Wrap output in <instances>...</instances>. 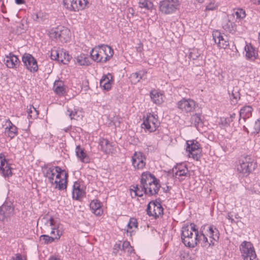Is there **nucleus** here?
<instances>
[{"label":"nucleus","instance_id":"ddd939ff","mask_svg":"<svg viewBox=\"0 0 260 260\" xmlns=\"http://www.w3.org/2000/svg\"><path fill=\"white\" fill-rule=\"evenodd\" d=\"M146 158L141 152H135L132 157V166L136 170H142L146 166Z\"/></svg>","mask_w":260,"mask_h":260},{"label":"nucleus","instance_id":"774afa93","mask_svg":"<svg viewBox=\"0 0 260 260\" xmlns=\"http://www.w3.org/2000/svg\"><path fill=\"white\" fill-rule=\"evenodd\" d=\"M51 236H54V235H56V232H54V233H52V231H51Z\"/></svg>","mask_w":260,"mask_h":260},{"label":"nucleus","instance_id":"a211bd4d","mask_svg":"<svg viewBox=\"0 0 260 260\" xmlns=\"http://www.w3.org/2000/svg\"><path fill=\"white\" fill-rule=\"evenodd\" d=\"M0 172L5 177L12 175L11 168L3 153L0 154Z\"/></svg>","mask_w":260,"mask_h":260},{"label":"nucleus","instance_id":"2eb2a0df","mask_svg":"<svg viewBox=\"0 0 260 260\" xmlns=\"http://www.w3.org/2000/svg\"><path fill=\"white\" fill-rule=\"evenodd\" d=\"M147 212L149 216L159 217L163 214V208L159 202L151 201L148 205Z\"/></svg>","mask_w":260,"mask_h":260},{"label":"nucleus","instance_id":"1a4fd4ad","mask_svg":"<svg viewBox=\"0 0 260 260\" xmlns=\"http://www.w3.org/2000/svg\"><path fill=\"white\" fill-rule=\"evenodd\" d=\"M186 151L188 155L196 160L201 157V148L199 143L196 140L187 141L186 142Z\"/></svg>","mask_w":260,"mask_h":260},{"label":"nucleus","instance_id":"8fccbe9b","mask_svg":"<svg viewBox=\"0 0 260 260\" xmlns=\"http://www.w3.org/2000/svg\"><path fill=\"white\" fill-rule=\"evenodd\" d=\"M131 246L130 243L129 242L125 241H124L121 248V250L123 251L124 252H126V250H127L128 247Z\"/></svg>","mask_w":260,"mask_h":260},{"label":"nucleus","instance_id":"338daca9","mask_svg":"<svg viewBox=\"0 0 260 260\" xmlns=\"http://www.w3.org/2000/svg\"><path fill=\"white\" fill-rule=\"evenodd\" d=\"M190 226H191L190 228H195V224L194 223H191L190 224Z\"/></svg>","mask_w":260,"mask_h":260},{"label":"nucleus","instance_id":"49530a36","mask_svg":"<svg viewBox=\"0 0 260 260\" xmlns=\"http://www.w3.org/2000/svg\"><path fill=\"white\" fill-rule=\"evenodd\" d=\"M217 7V4L214 1L210 2L206 7L205 11H213L215 10Z\"/></svg>","mask_w":260,"mask_h":260},{"label":"nucleus","instance_id":"de8ad7c7","mask_svg":"<svg viewBox=\"0 0 260 260\" xmlns=\"http://www.w3.org/2000/svg\"><path fill=\"white\" fill-rule=\"evenodd\" d=\"M191 119L194 122L195 125L199 124L201 120L200 115L199 114H195L192 116Z\"/></svg>","mask_w":260,"mask_h":260},{"label":"nucleus","instance_id":"e2e57ef3","mask_svg":"<svg viewBox=\"0 0 260 260\" xmlns=\"http://www.w3.org/2000/svg\"><path fill=\"white\" fill-rule=\"evenodd\" d=\"M16 3L17 4H23V0H15Z\"/></svg>","mask_w":260,"mask_h":260},{"label":"nucleus","instance_id":"69168bd1","mask_svg":"<svg viewBox=\"0 0 260 260\" xmlns=\"http://www.w3.org/2000/svg\"><path fill=\"white\" fill-rule=\"evenodd\" d=\"M71 127V126H69L68 127H67L66 128H65V129H64V132H69V131H70V129Z\"/></svg>","mask_w":260,"mask_h":260},{"label":"nucleus","instance_id":"c9c22d12","mask_svg":"<svg viewBox=\"0 0 260 260\" xmlns=\"http://www.w3.org/2000/svg\"><path fill=\"white\" fill-rule=\"evenodd\" d=\"M138 4L140 8L147 10L152 11L154 9L153 3L149 0H139Z\"/></svg>","mask_w":260,"mask_h":260},{"label":"nucleus","instance_id":"4468645a","mask_svg":"<svg viewBox=\"0 0 260 260\" xmlns=\"http://www.w3.org/2000/svg\"><path fill=\"white\" fill-rule=\"evenodd\" d=\"M22 62L26 68L30 72H36L38 70L37 60L29 53H25L22 58Z\"/></svg>","mask_w":260,"mask_h":260},{"label":"nucleus","instance_id":"412c9836","mask_svg":"<svg viewBox=\"0 0 260 260\" xmlns=\"http://www.w3.org/2000/svg\"><path fill=\"white\" fill-rule=\"evenodd\" d=\"M212 36L215 43L218 45V47L222 48H225L229 45V42L218 30L213 31Z\"/></svg>","mask_w":260,"mask_h":260},{"label":"nucleus","instance_id":"680f3d73","mask_svg":"<svg viewBox=\"0 0 260 260\" xmlns=\"http://www.w3.org/2000/svg\"><path fill=\"white\" fill-rule=\"evenodd\" d=\"M139 72H141L142 78L147 74V72L146 71H139Z\"/></svg>","mask_w":260,"mask_h":260},{"label":"nucleus","instance_id":"09e8293b","mask_svg":"<svg viewBox=\"0 0 260 260\" xmlns=\"http://www.w3.org/2000/svg\"><path fill=\"white\" fill-rule=\"evenodd\" d=\"M233 100H235L236 102L238 99H240V93L238 91L233 89L232 92V96Z\"/></svg>","mask_w":260,"mask_h":260},{"label":"nucleus","instance_id":"f704fd0d","mask_svg":"<svg viewBox=\"0 0 260 260\" xmlns=\"http://www.w3.org/2000/svg\"><path fill=\"white\" fill-rule=\"evenodd\" d=\"M99 141V145L101 147V150L106 153H110L111 152V148L112 147L111 144L110 142L107 139L104 138H101Z\"/></svg>","mask_w":260,"mask_h":260},{"label":"nucleus","instance_id":"0e129e2a","mask_svg":"<svg viewBox=\"0 0 260 260\" xmlns=\"http://www.w3.org/2000/svg\"><path fill=\"white\" fill-rule=\"evenodd\" d=\"M236 116V114L235 113H233L230 116V118H231V121H233V119Z\"/></svg>","mask_w":260,"mask_h":260},{"label":"nucleus","instance_id":"5fc2aeb1","mask_svg":"<svg viewBox=\"0 0 260 260\" xmlns=\"http://www.w3.org/2000/svg\"><path fill=\"white\" fill-rule=\"evenodd\" d=\"M121 248L120 243H116L113 247V252L116 253L119 250H121Z\"/></svg>","mask_w":260,"mask_h":260},{"label":"nucleus","instance_id":"0eeeda50","mask_svg":"<svg viewBox=\"0 0 260 260\" xmlns=\"http://www.w3.org/2000/svg\"><path fill=\"white\" fill-rule=\"evenodd\" d=\"M144 119L142 124V128L146 132L152 133L155 132L159 126V122L157 119V115L149 114L146 117H144Z\"/></svg>","mask_w":260,"mask_h":260},{"label":"nucleus","instance_id":"7c9ffc66","mask_svg":"<svg viewBox=\"0 0 260 260\" xmlns=\"http://www.w3.org/2000/svg\"><path fill=\"white\" fill-rule=\"evenodd\" d=\"M253 109L250 106H244L240 111V118L243 119L244 120L249 118L252 115Z\"/></svg>","mask_w":260,"mask_h":260},{"label":"nucleus","instance_id":"dca6fc26","mask_svg":"<svg viewBox=\"0 0 260 260\" xmlns=\"http://www.w3.org/2000/svg\"><path fill=\"white\" fill-rule=\"evenodd\" d=\"M69 54L63 50H52L51 53V58L63 64H67L70 59Z\"/></svg>","mask_w":260,"mask_h":260},{"label":"nucleus","instance_id":"a18cd8bd","mask_svg":"<svg viewBox=\"0 0 260 260\" xmlns=\"http://www.w3.org/2000/svg\"><path fill=\"white\" fill-rule=\"evenodd\" d=\"M138 222L137 220L135 218H131L127 224V228H137Z\"/></svg>","mask_w":260,"mask_h":260},{"label":"nucleus","instance_id":"393cba45","mask_svg":"<svg viewBox=\"0 0 260 260\" xmlns=\"http://www.w3.org/2000/svg\"><path fill=\"white\" fill-rule=\"evenodd\" d=\"M66 114L70 117L71 120H81L83 117V112L76 109L73 110L68 108Z\"/></svg>","mask_w":260,"mask_h":260},{"label":"nucleus","instance_id":"39448f33","mask_svg":"<svg viewBox=\"0 0 260 260\" xmlns=\"http://www.w3.org/2000/svg\"><path fill=\"white\" fill-rule=\"evenodd\" d=\"M239 249L243 260H258L254 248L251 242L243 241L239 246Z\"/></svg>","mask_w":260,"mask_h":260},{"label":"nucleus","instance_id":"c85d7f7f","mask_svg":"<svg viewBox=\"0 0 260 260\" xmlns=\"http://www.w3.org/2000/svg\"><path fill=\"white\" fill-rule=\"evenodd\" d=\"M53 89L55 93L59 95H63L66 92L64 83L60 80L54 82Z\"/></svg>","mask_w":260,"mask_h":260},{"label":"nucleus","instance_id":"864d4df0","mask_svg":"<svg viewBox=\"0 0 260 260\" xmlns=\"http://www.w3.org/2000/svg\"><path fill=\"white\" fill-rule=\"evenodd\" d=\"M132 77L135 78L137 82L139 81L140 80L142 79L141 72H139L138 73L133 74Z\"/></svg>","mask_w":260,"mask_h":260},{"label":"nucleus","instance_id":"e433bc0d","mask_svg":"<svg viewBox=\"0 0 260 260\" xmlns=\"http://www.w3.org/2000/svg\"><path fill=\"white\" fill-rule=\"evenodd\" d=\"M222 27L226 31L231 33H233L235 30L234 23L228 19H225L223 22Z\"/></svg>","mask_w":260,"mask_h":260},{"label":"nucleus","instance_id":"6e6d98bb","mask_svg":"<svg viewBox=\"0 0 260 260\" xmlns=\"http://www.w3.org/2000/svg\"><path fill=\"white\" fill-rule=\"evenodd\" d=\"M125 252H127L129 254H132V253H135L134 249L133 247H132L131 246L129 247H128V248L127 249Z\"/></svg>","mask_w":260,"mask_h":260},{"label":"nucleus","instance_id":"473e14b6","mask_svg":"<svg viewBox=\"0 0 260 260\" xmlns=\"http://www.w3.org/2000/svg\"><path fill=\"white\" fill-rule=\"evenodd\" d=\"M111 79L112 76L111 75L103 76L100 80V86L102 87L104 89L107 90H109L112 85Z\"/></svg>","mask_w":260,"mask_h":260},{"label":"nucleus","instance_id":"72a5a7b5","mask_svg":"<svg viewBox=\"0 0 260 260\" xmlns=\"http://www.w3.org/2000/svg\"><path fill=\"white\" fill-rule=\"evenodd\" d=\"M164 95L156 90H152L150 92V98L154 103L159 105L163 102Z\"/></svg>","mask_w":260,"mask_h":260},{"label":"nucleus","instance_id":"58836bf2","mask_svg":"<svg viewBox=\"0 0 260 260\" xmlns=\"http://www.w3.org/2000/svg\"><path fill=\"white\" fill-rule=\"evenodd\" d=\"M145 188L143 185L140 184V185H137L136 186H134V189H131V190L134 191L135 196L142 197L144 193H145Z\"/></svg>","mask_w":260,"mask_h":260},{"label":"nucleus","instance_id":"79ce46f5","mask_svg":"<svg viewBox=\"0 0 260 260\" xmlns=\"http://www.w3.org/2000/svg\"><path fill=\"white\" fill-rule=\"evenodd\" d=\"M234 16H236L237 18L242 19L245 17V13L242 9H237L233 13Z\"/></svg>","mask_w":260,"mask_h":260},{"label":"nucleus","instance_id":"f3484780","mask_svg":"<svg viewBox=\"0 0 260 260\" xmlns=\"http://www.w3.org/2000/svg\"><path fill=\"white\" fill-rule=\"evenodd\" d=\"M174 176L179 180L182 181L185 177L189 176V172L187 168L182 165H178L173 169Z\"/></svg>","mask_w":260,"mask_h":260},{"label":"nucleus","instance_id":"9b49d317","mask_svg":"<svg viewBox=\"0 0 260 260\" xmlns=\"http://www.w3.org/2000/svg\"><path fill=\"white\" fill-rule=\"evenodd\" d=\"M14 207L11 202H5L0 207V221H7L14 215Z\"/></svg>","mask_w":260,"mask_h":260},{"label":"nucleus","instance_id":"6e6552de","mask_svg":"<svg viewBox=\"0 0 260 260\" xmlns=\"http://www.w3.org/2000/svg\"><path fill=\"white\" fill-rule=\"evenodd\" d=\"M180 5L179 0H163L159 3L160 11L166 14L174 12Z\"/></svg>","mask_w":260,"mask_h":260},{"label":"nucleus","instance_id":"a19ab883","mask_svg":"<svg viewBox=\"0 0 260 260\" xmlns=\"http://www.w3.org/2000/svg\"><path fill=\"white\" fill-rule=\"evenodd\" d=\"M201 53L199 49L197 48H193L190 51L189 56L190 58L193 60H196L200 56Z\"/></svg>","mask_w":260,"mask_h":260},{"label":"nucleus","instance_id":"3c124183","mask_svg":"<svg viewBox=\"0 0 260 260\" xmlns=\"http://www.w3.org/2000/svg\"><path fill=\"white\" fill-rule=\"evenodd\" d=\"M159 230H161V231H162V234L161 237L164 240L169 239L170 236V233L168 234H167V233L168 232V231L167 230H162L163 229H159ZM170 232V230H169V232Z\"/></svg>","mask_w":260,"mask_h":260},{"label":"nucleus","instance_id":"bb28decb","mask_svg":"<svg viewBox=\"0 0 260 260\" xmlns=\"http://www.w3.org/2000/svg\"><path fill=\"white\" fill-rule=\"evenodd\" d=\"M6 123L8 125L5 129V133L12 139L17 134V128L9 120L6 121Z\"/></svg>","mask_w":260,"mask_h":260},{"label":"nucleus","instance_id":"6ab92c4d","mask_svg":"<svg viewBox=\"0 0 260 260\" xmlns=\"http://www.w3.org/2000/svg\"><path fill=\"white\" fill-rule=\"evenodd\" d=\"M4 62L6 66L11 69L17 68L20 62L17 56L12 53H10L8 55H5Z\"/></svg>","mask_w":260,"mask_h":260},{"label":"nucleus","instance_id":"423d86ee","mask_svg":"<svg viewBox=\"0 0 260 260\" xmlns=\"http://www.w3.org/2000/svg\"><path fill=\"white\" fill-rule=\"evenodd\" d=\"M217 229H209L210 241H209L207 237L203 233H200L199 242H201L203 247L207 249L214 245L215 242H216L219 238V234L217 233Z\"/></svg>","mask_w":260,"mask_h":260},{"label":"nucleus","instance_id":"b1692460","mask_svg":"<svg viewBox=\"0 0 260 260\" xmlns=\"http://www.w3.org/2000/svg\"><path fill=\"white\" fill-rule=\"evenodd\" d=\"M84 191L81 188L80 183L75 182L73 186L72 196L73 198L75 200H79L84 195Z\"/></svg>","mask_w":260,"mask_h":260},{"label":"nucleus","instance_id":"37998d69","mask_svg":"<svg viewBox=\"0 0 260 260\" xmlns=\"http://www.w3.org/2000/svg\"><path fill=\"white\" fill-rule=\"evenodd\" d=\"M28 110L29 111L27 112L28 116L32 118H36L37 117L38 112L37 110H36L35 108L30 106Z\"/></svg>","mask_w":260,"mask_h":260},{"label":"nucleus","instance_id":"4c0bfd02","mask_svg":"<svg viewBox=\"0 0 260 260\" xmlns=\"http://www.w3.org/2000/svg\"><path fill=\"white\" fill-rule=\"evenodd\" d=\"M40 222L44 223L45 225L46 226H51L52 225L55 226V222L54 221V219L48 216L44 217L42 219H39L37 225H38Z\"/></svg>","mask_w":260,"mask_h":260},{"label":"nucleus","instance_id":"9d476101","mask_svg":"<svg viewBox=\"0 0 260 260\" xmlns=\"http://www.w3.org/2000/svg\"><path fill=\"white\" fill-rule=\"evenodd\" d=\"M70 32L69 29L63 27L58 26L50 32V37L58 40L62 43L67 42L70 39Z\"/></svg>","mask_w":260,"mask_h":260},{"label":"nucleus","instance_id":"f03ea898","mask_svg":"<svg viewBox=\"0 0 260 260\" xmlns=\"http://www.w3.org/2000/svg\"><path fill=\"white\" fill-rule=\"evenodd\" d=\"M91 58L97 62H106L114 54L111 47L107 45H101L93 48L90 52Z\"/></svg>","mask_w":260,"mask_h":260},{"label":"nucleus","instance_id":"052dcab7","mask_svg":"<svg viewBox=\"0 0 260 260\" xmlns=\"http://www.w3.org/2000/svg\"><path fill=\"white\" fill-rule=\"evenodd\" d=\"M251 1L254 4L259 5L260 4V0H251Z\"/></svg>","mask_w":260,"mask_h":260},{"label":"nucleus","instance_id":"20e7f679","mask_svg":"<svg viewBox=\"0 0 260 260\" xmlns=\"http://www.w3.org/2000/svg\"><path fill=\"white\" fill-rule=\"evenodd\" d=\"M256 164L254 159L250 156H242L237 165V170L239 173L244 175H248L253 170L255 169Z\"/></svg>","mask_w":260,"mask_h":260},{"label":"nucleus","instance_id":"aec40b11","mask_svg":"<svg viewBox=\"0 0 260 260\" xmlns=\"http://www.w3.org/2000/svg\"><path fill=\"white\" fill-rule=\"evenodd\" d=\"M245 57L247 59L254 61L258 57V51L251 44H246L244 47Z\"/></svg>","mask_w":260,"mask_h":260},{"label":"nucleus","instance_id":"ea45409f","mask_svg":"<svg viewBox=\"0 0 260 260\" xmlns=\"http://www.w3.org/2000/svg\"><path fill=\"white\" fill-rule=\"evenodd\" d=\"M252 133L257 134L260 131V119H257L250 125Z\"/></svg>","mask_w":260,"mask_h":260},{"label":"nucleus","instance_id":"603ef678","mask_svg":"<svg viewBox=\"0 0 260 260\" xmlns=\"http://www.w3.org/2000/svg\"><path fill=\"white\" fill-rule=\"evenodd\" d=\"M11 260H26V258L20 254H16L14 256L12 257Z\"/></svg>","mask_w":260,"mask_h":260},{"label":"nucleus","instance_id":"4be33fe9","mask_svg":"<svg viewBox=\"0 0 260 260\" xmlns=\"http://www.w3.org/2000/svg\"><path fill=\"white\" fill-rule=\"evenodd\" d=\"M158 180L155 176L150 173L149 172H146L142 173L141 179V183L145 187H147L149 184L155 182Z\"/></svg>","mask_w":260,"mask_h":260},{"label":"nucleus","instance_id":"f257e3e1","mask_svg":"<svg viewBox=\"0 0 260 260\" xmlns=\"http://www.w3.org/2000/svg\"><path fill=\"white\" fill-rule=\"evenodd\" d=\"M68 176V173L59 167L49 168L46 172L49 182L59 190L66 188Z\"/></svg>","mask_w":260,"mask_h":260},{"label":"nucleus","instance_id":"bf43d9fd","mask_svg":"<svg viewBox=\"0 0 260 260\" xmlns=\"http://www.w3.org/2000/svg\"><path fill=\"white\" fill-rule=\"evenodd\" d=\"M227 219L229 220V222H231V223H233L234 219L232 218V216H230L229 214L227 216Z\"/></svg>","mask_w":260,"mask_h":260},{"label":"nucleus","instance_id":"c03bdc74","mask_svg":"<svg viewBox=\"0 0 260 260\" xmlns=\"http://www.w3.org/2000/svg\"><path fill=\"white\" fill-rule=\"evenodd\" d=\"M76 3H77L78 6L79 5L80 7V8H78V11H79V10L84 9L86 7L88 4V0H77L76 1Z\"/></svg>","mask_w":260,"mask_h":260},{"label":"nucleus","instance_id":"5701e85b","mask_svg":"<svg viewBox=\"0 0 260 260\" xmlns=\"http://www.w3.org/2000/svg\"><path fill=\"white\" fill-rule=\"evenodd\" d=\"M56 232V235L54 236H49L44 235L41 236V238L44 241L45 244L51 243L55 239H58L62 234V229H52V233Z\"/></svg>","mask_w":260,"mask_h":260},{"label":"nucleus","instance_id":"2f4dec72","mask_svg":"<svg viewBox=\"0 0 260 260\" xmlns=\"http://www.w3.org/2000/svg\"><path fill=\"white\" fill-rule=\"evenodd\" d=\"M90 207L95 215L99 216L102 214V209L101 203L98 200H93L90 204Z\"/></svg>","mask_w":260,"mask_h":260},{"label":"nucleus","instance_id":"f8f14e48","mask_svg":"<svg viewBox=\"0 0 260 260\" xmlns=\"http://www.w3.org/2000/svg\"><path fill=\"white\" fill-rule=\"evenodd\" d=\"M196 106V102L190 99L183 98L177 103V107L186 113L193 112Z\"/></svg>","mask_w":260,"mask_h":260},{"label":"nucleus","instance_id":"cd10ccee","mask_svg":"<svg viewBox=\"0 0 260 260\" xmlns=\"http://www.w3.org/2000/svg\"><path fill=\"white\" fill-rule=\"evenodd\" d=\"M76 153L77 157L84 163H88L90 161L89 157L84 152L83 149L81 148L80 146H77L76 148Z\"/></svg>","mask_w":260,"mask_h":260},{"label":"nucleus","instance_id":"13d9d810","mask_svg":"<svg viewBox=\"0 0 260 260\" xmlns=\"http://www.w3.org/2000/svg\"><path fill=\"white\" fill-rule=\"evenodd\" d=\"M49 260H60V259L56 256L53 255L50 257Z\"/></svg>","mask_w":260,"mask_h":260},{"label":"nucleus","instance_id":"7ed1b4c3","mask_svg":"<svg viewBox=\"0 0 260 260\" xmlns=\"http://www.w3.org/2000/svg\"><path fill=\"white\" fill-rule=\"evenodd\" d=\"M199 234L198 229H182V241L186 246L194 248L199 242Z\"/></svg>","mask_w":260,"mask_h":260},{"label":"nucleus","instance_id":"4d7b16f0","mask_svg":"<svg viewBox=\"0 0 260 260\" xmlns=\"http://www.w3.org/2000/svg\"><path fill=\"white\" fill-rule=\"evenodd\" d=\"M132 229H126V230L125 229H124V233H125L126 232L127 235H128V233H129V236L131 237L132 236V233L133 232V231H131V230H132Z\"/></svg>","mask_w":260,"mask_h":260},{"label":"nucleus","instance_id":"a878e982","mask_svg":"<svg viewBox=\"0 0 260 260\" xmlns=\"http://www.w3.org/2000/svg\"><path fill=\"white\" fill-rule=\"evenodd\" d=\"M160 186L158 183V180L153 182L146 187L145 194L148 196H153L157 193Z\"/></svg>","mask_w":260,"mask_h":260},{"label":"nucleus","instance_id":"c756f323","mask_svg":"<svg viewBox=\"0 0 260 260\" xmlns=\"http://www.w3.org/2000/svg\"><path fill=\"white\" fill-rule=\"evenodd\" d=\"M75 62L79 66H87L90 64L87 54L81 53L75 58Z\"/></svg>","mask_w":260,"mask_h":260}]
</instances>
